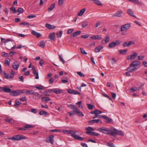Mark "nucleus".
Masks as SVG:
<instances>
[{"instance_id": "obj_1", "label": "nucleus", "mask_w": 147, "mask_h": 147, "mask_svg": "<svg viewBox=\"0 0 147 147\" xmlns=\"http://www.w3.org/2000/svg\"><path fill=\"white\" fill-rule=\"evenodd\" d=\"M140 64V62L139 61H134L130 64L129 67L126 69V70L130 72L134 71L138 69L136 67Z\"/></svg>"}, {"instance_id": "obj_2", "label": "nucleus", "mask_w": 147, "mask_h": 147, "mask_svg": "<svg viewBox=\"0 0 147 147\" xmlns=\"http://www.w3.org/2000/svg\"><path fill=\"white\" fill-rule=\"evenodd\" d=\"M63 132L65 134H71L72 137L76 140L80 141H82L84 140V138H82L77 136L76 134V133L78 132V131L71 130H65Z\"/></svg>"}, {"instance_id": "obj_3", "label": "nucleus", "mask_w": 147, "mask_h": 147, "mask_svg": "<svg viewBox=\"0 0 147 147\" xmlns=\"http://www.w3.org/2000/svg\"><path fill=\"white\" fill-rule=\"evenodd\" d=\"M97 130L105 134L110 135L111 136L112 131V127L110 128L105 127H101L98 128Z\"/></svg>"}, {"instance_id": "obj_4", "label": "nucleus", "mask_w": 147, "mask_h": 147, "mask_svg": "<svg viewBox=\"0 0 147 147\" xmlns=\"http://www.w3.org/2000/svg\"><path fill=\"white\" fill-rule=\"evenodd\" d=\"M26 139V138L25 136L20 134L14 136L11 138H8L9 140H11L13 141L24 140Z\"/></svg>"}, {"instance_id": "obj_5", "label": "nucleus", "mask_w": 147, "mask_h": 147, "mask_svg": "<svg viewBox=\"0 0 147 147\" xmlns=\"http://www.w3.org/2000/svg\"><path fill=\"white\" fill-rule=\"evenodd\" d=\"M111 133L112 136H115L116 135L123 136L124 134L121 131L118 130L117 129L112 127V131Z\"/></svg>"}, {"instance_id": "obj_6", "label": "nucleus", "mask_w": 147, "mask_h": 147, "mask_svg": "<svg viewBox=\"0 0 147 147\" xmlns=\"http://www.w3.org/2000/svg\"><path fill=\"white\" fill-rule=\"evenodd\" d=\"M130 24H127L121 26L120 31L122 32L128 29L130 27Z\"/></svg>"}, {"instance_id": "obj_7", "label": "nucleus", "mask_w": 147, "mask_h": 147, "mask_svg": "<svg viewBox=\"0 0 147 147\" xmlns=\"http://www.w3.org/2000/svg\"><path fill=\"white\" fill-rule=\"evenodd\" d=\"M54 136L51 135L47 137L46 139V142L48 143L50 142L52 144H53L54 142Z\"/></svg>"}, {"instance_id": "obj_8", "label": "nucleus", "mask_w": 147, "mask_h": 147, "mask_svg": "<svg viewBox=\"0 0 147 147\" xmlns=\"http://www.w3.org/2000/svg\"><path fill=\"white\" fill-rule=\"evenodd\" d=\"M138 54L137 53L135 52L134 54L128 56L127 57V59L129 60H133L136 57Z\"/></svg>"}, {"instance_id": "obj_9", "label": "nucleus", "mask_w": 147, "mask_h": 147, "mask_svg": "<svg viewBox=\"0 0 147 147\" xmlns=\"http://www.w3.org/2000/svg\"><path fill=\"white\" fill-rule=\"evenodd\" d=\"M122 11H118L112 16V17H119L121 16L122 13Z\"/></svg>"}, {"instance_id": "obj_10", "label": "nucleus", "mask_w": 147, "mask_h": 147, "mask_svg": "<svg viewBox=\"0 0 147 147\" xmlns=\"http://www.w3.org/2000/svg\"><path fill=\"white\" fill-rule=\"evenodd\" d=\"M67 92L69 93L74 94V95H80V92H78L77 91L74 90H72L71 89H69L68 90Z\"/></svg>"}, {"instance_id": "obj_11", "label": "nucleus", "mask_w": 147, "mask_h": 147, "mask_svg": "<svg viewBox=\"0 0 147 147\" xmlns=\"http://www.w3.org/2000/svg\"><path fill=\"white\" fill-rule=\"evenodd\" d=\"M110 40V38L109 36H107L105 39H102L101 41V43L103 45H105L106 43H108Z\"/></svg>"}, {"instance_id": "obj_12", "label": "nucleus", "mask_w": 147, "mask_h": 147, "mask_svg": "<svg viewBox=\"0 0 147 147\" xmlns=\"http://www.w3.org/2000/svg\"><path fill=\"white\" fill-rule=\"evenodd\" d=\"M33 95V98L35 99H39L42 96L41 95L35 92Z\"/></svg>"}, {"instance_id": "obj_13", "label": "nucleus", "mask_w": 147, "mask_h": 147, "mask_svg": "<svg viewBox=\"0 0 147 147\" xmlns=\"http://www.w3.org/2000/svg\"><path fill=\"white\" fill-rule=\"evenodd\" d=\"M74 109H75V110L71 111H70L68 112V113L69 114V116H73L74 115H75V114H77L78 108H76Z\"/></svg>"}, {"instance_id": "obj_14", "label": "nucleus", "mask_w": 147, "mask_h": 147, "mask_svg": "<svg viewBox=\"0 0 147 147\" xmlns=\"http://www.w3.org/2000/svg\"><path fill=\"white\" fill-rule=\"evenodd\" d=\"M32 70L33 71V74L34 75L36 76V77L35 78L36 79H39V76H38V72H36V71L35 70L34 67V66H33L32 67Z\"/></svg>"}, {"instance_id": "obj_15", "label": "nucleus", "mask_w": 147, "mask_h": 147, "mask_svg": "<svg viewBox=\"0 0 147 147\" xmlns=\"http://www.w3.org/2000/svg\"><path fill=\"white\" fill-rule=\"evenodd\" d=\"M127 12L129 15L135 18H136V16L134 15L133 12L131 9H128L127 11Z\"/></svg>"}, {"instance_id": "obj_16", "label": "nucleus", "mask_w": 147, "mask_h": 147, "mask_svg": "<svg viewBox=\"0 0 147 147\" xmlns=\"http://www.w3.org/2000/svg\"><path fill=\"white\" fill-rule=\"evenodd\" d=\"M55 34L54 32H53L51 33L49 35L48 38L51 40L55 41Z\"/></svg>"}, {"instance_id": "obj_17", "label": "nucleus", "mask_w": 147, "mask_h": 147, "mask_svg": "<svg viewBox=\"0 0 147 147\" xmlns=\"http://www.w3.org/2000/svg\"><path fill=\"white\" fill-rule=\"evenodd\" d=\"M17 62L16 61L13 63L12 64V67L13 69L15 70H17L18 68L19 67L20 65L19 64H16Z\"/></svg>"}, {"instance_id": "obj_18", "label": "nucleus", "mask_w": 147, "mask_h": 147, "mask_svg": "<svg viewBox=\"0 0 147 147\" xmlns=\"http://www.w3.org/2000/svg\"><path fill=\"white\" fill-rule=\"evenodd\" d=\"M90 38L93 40L98 39L100 40L102 39L100 35H96L91 36Z\"/></svg>"}, {"instance_id": "obj_19", "label": "nucleus", "mask_w": 147, "mask_h": 147, "mask_svg": "<svg viewBox=\"0 0 147 147\" xmlns=\"http://www.w3.org/2000/svg\"><path fill=\"white\" fill-rule=\"evenodd\" d=\"M45 26L46 28L49 30L53 29L56 28V26H54L49 24H46L45 25Z\"/></svg>"}, {"instance_id": "obj_20", "label": "nucleus", "mask_w": 147, "mask_h": 147, "mask_svg": "<svg viewBox=\"0 0 147 147\" xmlns=\"http://www.w3.org/2000/svg\"><path fill=\"white\" fill-rule=\"evenodd\" d=\"M104 118L106 120V122L107 123H109L113 121V120L111 118H109L106 115L104 116Z\"/></svg>"}, {"instance_id": "obj_21", "label": "nucleus", "mask_w": 147, "mask_h": 147, "mask_svg": "<svg viewBox=\"0 0 147 147\" xmlns=\"http://www.w3.org/2000/svg\"><path fill=\"white\" fill-rule=\"evenodd\" d=\"M41 100L42 102H45V103H46L47 102L50 100L51 99L48 97H43L42 98Z\"/></svg>"}, {"instance_id": "obj_22", "label": "nucleus", "mask_w": 147, "mask_h": 147, "mask_svg": "<svg viewBox=\"0 0 147 147\" xmlns=\"http://www.w3.org/2000/svg\"><path fill=\"white\" fill-rule=\"evenodd\" d=\"M103 48V47L101 46H98L95 49V52L96 53L99 52L100 50Z\"/></svg>"}, {"instance_id": "obj_23", "label": "nucleus", "mask_w": 147, "mask_h": 147, "mask_svg": "<svg viewBox=\"0 0 147 147\" xmlns=\"http://www.w3.org/2000/svg\"><path fill=\"white\" fill-rule=\"evenodd\" d=\"M90 0L97 5H98L99 6L102 5V4L101 3V2L98 0Z\"/></svg>"}, {"instance_id": "obj_24", "label": "nucleus", "mask_w": 147, "mask_h": 147, "mask_svg": "<svg viewBox=\"0 0 147 147\" xmlns=\"http://www.w3.org/2000/svg\"><path fill=\"white\" fill-rule=\"evenodd\" d=\"M11 90L8 88L7 86H4V92H5L9 93L11 92Z\"/></svg>"}, {"instance_id": "obj_25", "label": "nucleus", "mask_w": 147, "mask_h": 147, "mask_svg": "<svg viewBox=\"0 0 147 147\" xmlns=\"http://www.w3.org/2000/svg\"><path fill=\"white\" fill-rule=\"evenodd\" d=\"M129 1L132 3H135L137 5H142V3L137 0H129Z\"/></svg>"}, {"instance_id": "obj_26", "label": "nucleus", "mask_w": 147, "mask_h": 147, "mask_svg": "<svg viewBox=\"0 0 147 147\" xmlns=\"http://www.w3.org/2000/svg\"><path fill=\"white\" fill-rule=\"evenodd\" d=\"M86 10V9L85 8L82 9L80 10V11L78 13V16H82Z\"/></svg>"}, {"instance_id": "obj_27", "label": "nucleus", "mask_w": 147, "mask_h": 147, "mask_svg": "<svg viewBox=\"0 0 147 147\" xmlns=\"http://www.w3.org/2000/svg\"><path fill=\"white\" fill-rule=\"evenodd\" d=\"M127 51V50L125 49L124 50H119L118 51L120 54L125 55Z\"/></svg>"}, {"instance_id": "obj_28", "label": "nucleus", "mask_w": 147, "mask_h": 147, "mask_svg": "<svg viewBox=\"0 0 147 147\" xmlns=\"http://www.w3.org/2000/svg\"><path fill=\"white\" fill-rule=\"evenodd\" d=\"M17 93H18L17 90H16L11 92L10 93V94L11 96H17L18 95Z\"/></svg>"}, {"instance_id": "obj_29", "label": "nucleus", "mask_w": 147, "mask_h": 147, "mask_svg": "<svg viewBox=\"0 0 147 147\" xmlns=\"http://www.w3.org/2000/svg\"><path fill=\"white\" fill-rule=\"evenodd\" d=\"M55 3H53L47 9L49 12H50V11H52L55 7Z\"/></svg>"}, {"instance_id": "obj_30", "label": "nucleus", "mask_w": 147, "mask_h": 147, "mask_svg": "<svg viewBox=\"0 0 147 147\" xmlns=\"http://www.w3.org/2000/svg\"><path fill=\"white\" fill-rule=\"evenodd\" d=\"M80 31H78L76 32H73L72 35L74 37L78 35H79L81 33Z\"/></svg>"}, {"instance_id": "obj_31", "label": "nucleus", "mask_w": 147, "mask_h": 147, "mask_svg": "<svg viewBox=\"0 0 147 147\" xmlns=\"http://www.w3.org/2000/svg\"><path fill=\"white\" fill-rule=\"evenodd\" d=\"M4 77L6 79L10 78L13 77V76H11L9 74H7L6 73H4Z\"/></svg>"}, {"instance_id": "obj_32", "label": "nucleus", "mask_w": 147, "mask_h": 147, "mask_svg": "<svg viewBox=\"0 0 147 147\" xmlns=\"http://www.w3.org/2000/svg\"><path fill=\"white\" fill-rule=\"evenodd\" d=\"M24 128L25 130H27L29 128H33L34 126L33 125H27L24 126Z\"/></svg>"}, {"instance_id": "obj_33", "label": "nucleus", "mask_w": 147, "mask_h": 147, "mask_svg": "<svg viewBox=\"0 0 147 147\" xmlns=\"http://www.w3.org/2000/svg\"><path fill=\"white\" fill-rule=\"evenodd\" d=\"M115 46V42H112L109 44L108 47L109 48H111L114 47Z\"/></svg>"}, {"instance_id": "obj_34", "label": "nucleus", "mask_w": 147, "mask_h": 147, "mask_svg": "<svg viewBox=\"0 0 147 147\" xmlns=\"http://www.w3.org/2000/svg\"><path fill=\"white\" fill-rule=\"evenodd\" d=\"M45 45L44 41L43 40L41 41L40 43L39 46L42 48H44Z\"/></svg>"}, {"instance_id": "obj_35", "label": "nucleus", "mask_w": 147, "mask_h": 147, "mask_svg": "<svg viewBox=\"0 0 147 147\" xmlns=\"http://www.w3.org/2000/svg\"><path fill=\"white\" fill-rule=\"evenodd\" d=\"M62 34V31H60L56 33V35L57 38H61Z\"/></svg>"}, {"instance_id": "obj_36", "label": "nucleus", "mask_w": 147, "mask_h": 147, "mask_svg": "<svg viewBox=\"0 0 147 147\" xmlns=\"http://www.w3.org/2000/svg\"><path fill=\"white\" fill-rule=\"evenodd\" d=\"M34 92L33 90H28L26 92H25V93H26L27 95H29L30 94H33L34 93Z\"/></svg>"}, {"instance_id": "obj_37", "label": "nucleus", "mask_w": 147, "mask_h": 147, "mask_svg": "<svg viewBox=\"0 0 147 147\" xmlns=\"http://www.w3.org/2000/svg\"><path fill=\"white\" fill-rule=\"evenodd\" d=\"M67 107L69 108H71L73 109H76V108H77L75 105L72 104H70L68 105Z\"/></svg>"}, {"instance_id": "obj_38", "label": "nucleus", "mask_w": 147, "mask_h": 147, "mask_svg": "<svg viewBox=\"0 0 147 147\" xmlns=\"http://www.w3.org/2000/svg\"><path fill=\"white\" fill-rule=\"evenodd\" d=\"M39 114L41 115H46L47 114V113L46 111H40Z\"/></svg>"}, {"instance_id": "obj_39", "label": "nucleus", "mask_w": 147, "mask_h": 147, "mask_svg": "<svg viewBox=\"0 0 147 147\" xmlns=\"http://www.w3.org/2000/svg\"><path fill=\"white\" fill-rule=\"evenodd\" d=\"M10 11H12V13H16L17 12L15 8L13 6H12L10 7Z\"/></svg>"}, {"instance_id": "obj_40", "label": "nucleus", "mask_w": 147, "mask_h": 147, "mask_svg": "<svg viewBox=\"0 0 147 147\" xmlns=\"http://www.w3.org/2000/svg\"><path fill=\"white\" fill-rule=\"evenodd\" d=\"M87 105L88 108L90 110H92V109L93 108V107L94 106V105H92L90 104H87Z\"/></svg>"}, {"instance_id": "obj_41", "label": "nucleus", "mask_w": 147, "mask_h": 147, "mask_svg": "<svg viewBox=\"0 0 147 147\" xmlns=\"http://www.w3.org/2000/svg\"><path fill=\"white\" fill-rule=\"evenodd\" d=\"M78 116L80 117H83L84 116V114L82 113V112L79 111V109H78L77 114Z\"/></svg>"}, {"instance_id": "obj_42", "label": "nucleus", "mask_w": 147, "mask_h": 147, "mask_svg": "<svg viewBox=\"0 0 147 147\" xmlns=\"http://www.w3.org/2000/svg\"><path fill=\"white\" fill-rule=\"evenodd\" d=\"M130 90L131 91H132L133 92H134L135 91H137V90L139 91L140 90L135 87H132L131 88Z\"/></svg>"}, {"instance_id": "obj_43", "label": "nucleus", "mask_w": 147, "mask_h": 147, "mask_svg": "<svg viewBox=\"0 0 147 147\" xmlns=\"http://www.w3.org/2000/svg\"><path fill=\"white\" fill-rule=\"evenodd\" d=\"M107 145L109 147H116L112 143L108 142L107 144Z\"/></svg>"}, {"instance_id": "obj_44", "label": "nucleus", "mask_w": 147, "mask_h": 147, "mask_svg": "<svg viewBox=\"0 0 147 147\" xmlns=\"http://www.w3.org/2000/svg\"><path fill=\"white\" fill-rule=\"evenodd\" d=\"M54 92L57 94H60L62 92V90H55V91H54Z\"/></svg>"}, {"instance_id": "obj_45", "label": "nucleus", "mask_w": 147, "mask_h": 147, "mask_svg": "<svg viewBox=\"0 0 147 147\" xmlns=\"http://www.w3.org/2000/svg\"><path fill=\"white\" fill-rule=\"evenodd\" d=\"M88 24V22L85 21L83 23L82 25V26L83 28H84Z\"/></svg>"}, {"instance_id": "obj_46", "label": "nucleus", "mask_w": 147, "mask_h": 147, "mask_svg": "<svg viewBox=\"0 0 147 147\" xmlns=\"http://www.w3.org/2000/svg\"><path fill=\"white\" fill-rule=\"evenodd\" d=\"M76 104H77L78 105L79 107V108H81V109H83V107L82 105V101H80L78 102Z\"/></svg>"}, {"instance_id": "obj_47", "label": "nucleus", "mask_w": 147, "mask_h": 147, "mask_svg": "<svg viewBox=\"0 0 147 147\" xmlns=\"http://www.w3.org/2000/svg\"><path fill=\"white\" fill-rule=\"evenodd\" d=\"M24 90H17V92H18V94L19 95L21 94L22 93H25V92L24 91Z\"/></svg>"}, {"instance_id": "obj_48", "label": "nucleus", "mask_w": 147, "mask_h": 147, "mask_svg": "<svg viewBox=\"0 0 147 147\" xmlns=\"http://www.w3.org/2000/svg\"><path fill=\"white\" fill-rule=\"evenodd\" d=\"M102 112L100 111H99L97 110H96V117H98V114H100L102 113Z\"/></svg>"}, {"instance_id": "obj_49", "label": "nucleus", "mask_w": 147, "mask_h": 147, "mask_svg": "<svg viewBox=\"0 0 147 147\" xmlns=\"http://www.w3.org/2000/svg\"><path fill=\"white\" fill-rule=\"evenodd\" d=\"M77 74L80 77H84V75L81 71H78L77 72Z\"/></svg>"}, {"instance_id": "obj_50", "label": "nucleus", "mask_w": 147, "mask_h": 147, "mask_svg": "<svg viewBox=\"0 0 147 147\" xmlns=\"http://www.w3.org/2000/svg\"><path fill=\"white\" fill-rule=\"evenodd\" d=\"M80 50L81 51V52L82 54H87V53L85 52V51L84 49H83L82 48H80Z\"/></svg>"}, {"instance_id": "obj_51", "label": "nucleus", "mask_w": 147, "mask_h": 147, "mask_svg": "<svg viewBox=\"0 0 147 147\" xmlns=\"http://www.w3.org/2000/svg\"><path fill=\"white\" fill-rule=\"evenodd\" d=\"M24 11L23 9L21 7L18 8V11L20 13H22Z\"/></svg>"}, {"instance_id": "obj_52", "label": "nucleus", "mask_w": 147, "mask_h": 147, "mask_svg": "<svg viewBox=\"0 0 147 147\" xmlns=\"http://www.w3.org/2000/svg\"><path fill=\"white\" fill-rule=\"evenodd\" d=\"M64 1V0H59L58 1V4L59 6L61 5L63 2Z\"/></svg>"}, {"instance_id": "obj_53", "label": "nucleus", "mask_w": 147, "mask_h": 147, "mask_svg": "<svg viewBox=\"0 0 147 147\" xmlns=\"http://www.w3.org/2000/svg\"><path fill=\"white\" fill-rule=\"evenodd\" d=\"M20 25H23L24 26H29L30 25L29 23H27L25 22H23L20 23Z\"/></svg>"}, {"instance_id": "obj_54", "label": "nucleus", "mask_w": 147, "mask_h": 147, "mask_svg": "<svg viewBox=\"0 0 147 147\" xmlns=\"http://www.w3.org/2000/svg\"><path fill=\"white\" fill-rule=\"evenodd\" d=\"M115 42V46L119 45L121 42V41L119 40H116L115 42Z\"/></svg>"}, {"instance_id": "obj_55", "label": "nucleus", "mask_w": 147, "mask_h": 147, "mask_svg": "<svg viewBox=\"0 0 147 147\" xmlns=\"http://www.w3.org/2000/svg\"><path fill=\"white\" fill-rule=\"evenodd\" d=\"M16 104L14 105V106L17 107H18V105H20L21 104V102H20V101H17L16 100H15Z\"/></svg>"}, {"instance_id": "obj_56", "label": "nucleus", "mask_w": 147, "mask_h": 147, "mask_svg": "<svg viewBox=\"0 0 147 147\" xmlns=\"http://www.w3.org/2000/svg\"><path fill=\"white\" fill-rule=\"evenodd\" d=\"M60 131V130L58 129H51L49 131L50 132H57L58 131Z\"/></svg>"}, {"instance_id": "obj_57", "label": "nucleus", "mask_w": 147, "mask_h": 147, "mask_svg": "<svg viewBox=\"0 0 147 147\" xmlns=\"http://www.w3.org/2000/svg\"><path fill=\"white\" fill-rule=\"evenodd\" d=\"M128 42H124L123 44V46L124 47H129V45H128Z\"/></svg>"}, {"instance_id": "obj_58", "label": "nucleus", "mask_w": 147, "mask_h": 147, "mask_svg": "<svg viewBox=\"0 0 147 147\" xmlns=\"http://www.w3.org/2000/svg\"><path fill=\"white\" fill-rule=\"evenodd\" d=\"M128 45H129V46L132 45H134L135 44V42L134 41H131L128 42Z\"/></svg>"}, {"instance_id": "obj_59", "label": "nucleus", "mask_w": 147, "mask_h": 147, "mask_svg": "<svg viewBox=\"0 0 147 147\" xmlns=\"http://www.w3.org/2000/svg\"><path fill=\"white\" fill-rule=\"evenodd\" d=\"M36 17V16L35 15H28V16L27 18H28L30 19V18H34Z\"/></svg>"}, {"instance_id": "obj_60", "label": "nucleus", "mask_w": 147, "mask_h": 147, "mask_svg": "<svg viewBox=\"0 0 147 147\" xmlns=\"http://www.w3.org/2000/svg\"><path fill=\"white\" fill-rule=\"evenodd\" d=\"M31 112L34 113L36 114L37 112V110L36 109H32L31 110Z\"/></svg>"}, {"instance_id": "obj_61", "label": "nucleus", "mask_w": 147, "mask_h": 147, "mask_svg": "<svg viewBox=\"0 0 147 147\" xmlns=\"http://www.w3.org/2000/svg\"><path fill=\"white\" fill-rule=\"evenodd\" d=\"M99 135V134L98 133H96L95 132H91V135L94 136H98Z\"/></svg>"}, {"instance_id": "obj_62", "label": "nucleus", "mask_w": 147, "mask_h": 147, "mask_svg": "<svg viewBox=\"0 0 147 147\" xmlns=\"http://www.w3.org/2000/svg\"><path fill=\"white\" fill-rule=\"evenodd\" d=\"M74 30V29H72L68 30L67 31V33L68 34H71L72 32Z\"/></svg>"}, {"instance_id": "obj_63", "label": "nucleus", "mask_w": 147, "mask_h": 147, "mask_svg": "<svg viewBox=\"0 0 147 147\" xmlns=\"http://www.w3.org/2000/svg\"><path fill=\"white\" fill-rule=\"evenodd\" d=\"M16 53V52L15 51H11L10 52L9 54L11 57H12L13 56V55Z\"/></svg>"}, {"instance_id": "obj_64", "label": "nucleus", "mask_w": 147, "mask_h": 147, "mask_svg": "<svg viewBox=\"0 0 147 147\" xmlns=\"http://www.w3.org/2000/svg\"><path fill=\"white\" fill-rule=\"evenodd\" d=\"M86 130L87 131H93L94 130L91 127H88L86 128Z\"/></svg>"}]
</instances>
